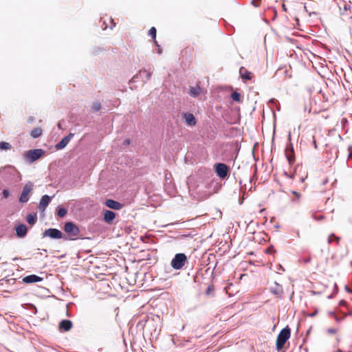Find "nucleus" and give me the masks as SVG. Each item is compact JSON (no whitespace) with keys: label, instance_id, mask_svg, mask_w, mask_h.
Segmentation results:
<instances>
[{"label":"nucleus","instance_id":"obj_25","mask_svg":"<svg viewBox=\"0 0 352 352\" xmlns=\"http://www.w3.org/2000/svg\"><path fill=\"white\" fill-rule=\"evenodd\" d=\"M67 214V210L63 207H58L57 214L60 217H63Z\"/></svg>","mask_w":352,"mask_h":352},{"label":"nucleus","instance_id":"obj_4","mask_svg":"<svg viewBox=\"0 0 352 352\" xmlns=\"http://www.w3.org/2000/svg\"><path fill=\"white\" fill-rule=\"evenodd\" d=\"M44 154L43 149H33L27 151L25 154V158L30 162H34L38 160Z\"/></svg>","mask_w":352,"mask_h":352},{"label":"nucleus","instance_id":"obj_19","mask_svg":"<svg viewBox=\"0 0 352 352\" xmlns=\"http://www.w3.org/2000/svg\"><path fill=\"white\" fill-rule=\"evenodd\" d=\"M43 133V130L41 127H36L32 129L30 132V135L33 138H37L40 137Z\"/></svg>","mask_w":352,"mask_h":352},{"label":"nucleus","instance_id":"obj_1","mask_svg":"<svg viewBox=\"0 0 352 352\" xmlns=\"http://www.w3.org/2000/svg\"><path fill=\"white\" fill-rule=\"evenodd\" d=\"M291 336V330L288 326L283 328L278 333L276 342V347L280 351L284 346L285 342L289 340Z\"/></svg>","mask_w":352,"mask_h":352},{"label":"nucleus","instance_id":"obj_7","mask_svg":"<svg viewBox=\"0 0 352 352\" xmlns=\"http://www.w3.org/2000/svg\"><path fill=\"white\" fill-rule=\"evenodd\" d=\"M288 139H289V141H291L290 134L289 135ZM285 154L289 164V165L293 164L295 162V156H294V148H293V146H292L291 142H289V144L287 145V147L285 150Z\"/></svg>","mask_w":352,"mask_h":352},{"label":"nucleus","instance_id":"obj_11","mask_svg":"<svg viewBox=\"0 0 352 352\" xmlns=\"http://www.w3.org/2000/svg\"><path fill=\"white\" fill-rule=\"evenodd\" d=\"M239 74H240L241 78L244 81L251 80L252 77H253L252 73L251 72L248 71L244 67H241L240 68V69H239Z\"/></svg>","mask_w":352,"mask_h":352},{"label":"nucleus","instance_id":"obj_18","mask_svg":"<svg viewBox=\"0 0 352 352\" xmlns=\"http://www.w3.org/2000/svg\"><path fill=\"white\" fill-rule=\"evenodd\" d=\"M202 92V90L201 89L197 86V87H190V89H189V94L192 96V97H197L199 95L201 94V93Z\"/></svg>","mask_w":352,"mask_h":352},{"label":"nucleus","instance_id":"obj_5","mask_svg":"<svg viewBox=\"0 0 352 352\" xmlns=\"http://www.w3.org/2000/svg\"><path fill=\"white\" fill-rule=\"evenodd\" d=\"M34 185L32 182H29L24 186L22 192L19 197L21 203H26L29 200V195L33 190Z\"/></svg>","mask_w":352,"mask_h":352},{"label":"nucleus","instance_id":"obj_41","mask_svg":"<svg viewBox=\"0 0 352 352\" xmlns=\"http://www.w3.org/2000/svg\"><path fill=\"white\" fill-rule=\"evenodd\" d=\"M125 142H126V144H129L130 141H129V140H126L125 141Z\"/></svg>","mask_w":352,"mask_h":352},{"label":"nucleus","instance_id":"obj_32","mask_svg":"<svg viewBox=\"0 0 352 352\" xmlns=\"http://www.w3.org/2000/svg\"><path fill=\"white\" fill-rule=\"evenodd\" d=\"M2 194L4 198H8L10 195V192L7 189H4L2 192Z\"/></svg>","mask_w":352,"mask_h":352},{"label":"nucleus","instance_id":"obj_40","mask_svg":"<svg viewBox=\"0 0 352 352\" xmlns=\"http://www.w3.org/2000/svg\"><path fill=\"white\" fill-rule=\"evenodd\" d=\"M282 293H283L282 289H280V291L276 292V294H281Z\"/></svg>","mask_w":352,"mask_h":352},{"label":"nucleus","instance_id":"obj_6","mask_svg":"<svg viewBox=\"0 0 352 352\" xmlns=\"http://www.w3.org/2000/svg\"><path fill=\"white\" fill-rule=\"evenodd\" d=\"M214 168L217 176L221 179L226 178L228 175V166L223 163L215 164Z\"/></svg>","mask_w":352,"mask_h":352},{"label":"nucleus","instance_id":"obj_16","mask_svg":"<svg viewBox=\"0 0 352 352\" xmlns=\"http://www.w3.org/2000/svg\"><path fill=\"white\" fill-rule=\"evenodd\" d=\"M42 280H43V278L41 277H39L34 274L27 276L23 278V281L25 283H32L40 282Z\"/></svg>","mask_w":352,"mask_h":352},{"label":"nucleus","instance_id":"obj_23","mask_svg":"<svg viewBox=\"0 0 352 352\" xmlns=\"http://www.w3.org/2000/svg\"><path fill=\"white\" fill-rule=\"evenodd\" d=\"M340 239L339 237L335 236V234H331L329 235V236L328 238V243H331L335 241L337 244H338L340 242Z\"/></svg>","mask_w":352,"mask_h":352},{"label":"nucleus","instance_id":"obj_28","mask_svg":"<svg viewBox=\"0 0 352 352\" xmlns=\"http://www.w3.org/2000/svg\"><path fill=\"white\" fill-rule=\"evenodd\" d=\"M338 331V329H336V328H329L327 329V332L329 333V334H336Z\"/></svg>","mask_w":352,"mask_h":352},{"label":"nucleus","instance_id":"obj_42","mask_svg":"<svg viewBox=\"0 0 352 352\" xmlns=\"http://www.w3.org/2000/svg\"><path fill=\"white\" fill-rule=\"evenodd\" d=\"M111 22H112V23H113V26L114 27V26L116 25V23H113V21L112 19H111Z\"/></svg>","mask_w":352,"mask_h":352},{"label":"nucleus","instance_id":"obj_39","mask_svg":"<svg viewBox=\"0 0 352 352\" xmlns=\"http://www.w3.org/2000/svg\"><path fill=\"white\" fill-rule=\"evenodd\" d=\"M307 177V175H306V177H302V178L300 179L301 182H303L305 181V179Z\"/></svg>","mask_w":352,"mask_h":352},{"label":"nucleus","instance_id":"obj_10","mask_svg":"<svg viewBox=\"0 0 352 352\" xmlns=\"http://www.w3.org/2000/svg\"><path fill=\"white\" fill-rule=\"evenodd\" d=\"M74 136V134L73 133H69V135H67V136L64 137L60 142H59L56 145V148L57 150H60V149H63L64 148L69 142L71 138Z\"/></svg>","mask_w":352,"mask_h":352},{"label":"nucleus","instance_id":"obj_27","mask_svg":"<svg viewBox=\"0 0 352 352\" xmlns=\"http://www.w3.org/2000/svg\"><path fill=\"white\" fill-rule=\"evenodd\" d=\"M214 290V287L213 285H209L208 286L207 290H206V294L210 295L213 291Z\"/></svg>","mask_w":352,"mask_h":352},{"label":"nucleus","instance_id":"obj_17","mask_svg":"<svg viewBox=\"0 0 352 352\" xmlns=\"http://www.w3.org/2000/svg\"><path fill=\"white\" fill-rule=\"evenodd\" d=\"M116 218V214L113 211L106 210L104 214V219L108 223H111Z\"/></svg>","mask_w":352,"mask_h":352},{"label":"nucleus","instance_id":"obj_43","mask_svg":"<svg viewBox=\"0 0 352 352\" xmlns=\"http://www.w3.org/2000/svg\"><path fill=\"white\" fill-rule=\"evenodd\" d=\"M32 120H33V118H30L29 122H32Z\"/></svg>","mask_w":352,"mask_h":352},{"label":"nucleus","instance_id":"obj_44","mask_svg":"<svg viewBox=\"0 0 352 352\" xmlns=\"http://www.w3.org/2000/svg\"><path fill=\"white\" fill-rule=\"evenodd\" d=\"M329 298H332L333 297V295H331V296H328Z\"/></svg>","mask_w":352,"mask_h":352},{"label":"nucleus","instance_id":"obj_30","mask_svg":"<svg viewBox=\"0 0 352 352\" xmlns=\"http://www.w3.org/2000/svg\"><path fill=\"white\" fill-rule=\"evenodd\" d=\"M155 46L157 47V53L158 54H162V48L161 47V46L157 43V41L156 40H155V42H154Z\"/></svg>","mask_w":352,"mask_h":352},{"label":"nucleus","instance_id":"obj_34","mask_svg":"<svg viewBox=\"0 0 352 352\" xmlns=\"http://www.w3.org/2000/svg\"><path fill=\"white\" fill-rule=\"evenodd\" d=\"M96 111H98L100 109V104H95L93 107Z\"/></svg>","mask_w":352,"mask_h":352},{"label":"nucleus","instance_id":"obj_38","mask_svg":"<svg viewBox=\"0 0 352 352\" xmlns=\"http://www.w3.org/2000/svg\"><path fill=\"white\" fill-rule=\"evenodd\" d=\"M284 174H285L286 176H287V177H289V178H292H292H293V177H294L293 175H288L286 172H285V173H284Z\"/></svg>","mask_w":352,"mask_h":352},{"label":"nucleus","instance_id":"obj_35","mask_svg":"<svg viewBox=\"0 0 352 352\" xmlns=\"http://www.w3.org/2000/svg\"><path fill=\"white\" fill-rule=\"evenodd\" d=\"M349 150L350 151V153H349L348 159H349V160H350V159H352V151H351V147H349Z\"/></svg>","mask_w":352,"mask_h":352},{"label":"nucleus","instance_id":"obj_15","mask_svg":"<svg viewBox=\"0 0 352 352\" xmlns=\"http://www.w3.org/2000/svg\"><path fill=\"white\" fill-rule=\"evenodd\" d=\"M60 331H68L72 327V322L69 320H63L59 323Z\"/></svg>","mask_w":352,"mask_h":352},{"label":"nucleus","instance_id":"obj_9","mask_svg":"<svg viewBox=\"0 0 352 352\" xmlns=\"http://www.w3.org/2000/svg\"><path fill=\"white\" fill-rule=\"evenodd\" d=\"M182 118L184 120L185 123L190 126H193L197 123L195 117L194 116V115L192 113H184L182 114Z\"/></svg>","mask_w":352,"mask_h":352},{"label":"nucleus","instance_id":"obj_26","mask_svg":"<svg viewBox=\"0 0 352 352\" xmlns=\"http://www.w3.org/2000/svg\"><path fill=\"white\" fill-rule=\"evenodd\" d=\"M305 10L309 14V16L316 15L317 12L313 10H309L307 6L305 5L304 6Z\"/></svg>","mask_w":352,"mask_h":352},{"label":"nucleus","instance_id":"obj_24","mask_svg":"<svg viewBox=\"0 0 352 352\" xmlns=\"http://www.w3.org/2000/svg\"><path fill=\"white\" fill-rule=\"evenodd\" d=\"M156 34L157 30L155 27L151 28L150 30H148V35L151 36V38L153 40V42H155V40H156Z\"/></svg>","mask_w":352,"mask_h":352},{"label":"nucleus","instance_id":"obj_8","mask_svg":"<svg viewBox=\"0 0 352 352\" xmlns=\"http://www.w3.org/2000/svg\"><path fill=\"white\" fill-rule=\"evenodd\" d=\"M43 237L49 236L52 239H61L63 237V233L58 229L49 228L43 234Z\"/></svg>","mask_w":352,"mask_h":352},{"label":"nucleus","instance_id":"obj_22","mask_svg":"<svg viewBox=\"0 0 352 352\" xmlns=\"http://www.w3.org/2000/svg\"><path fill=\"white\" fill-rule=\"evenodd\" d=\"M12 148V146L10 143L6 142H0V149L1 150H10Z\"/></svg>","mask_w":352,"mask_h":352},{"label":"nucleus","instance_id":"obj_12","mask_svg":"<svg viewBox=\"0 0 352 352\" xmlns=\"http://www.w3.org/2000/svg\"><path fill=\"white\" fill-rule=\"evenodd\" d=\"M50 201H51V198L50 196H48L47 195H43L41 197V199L39 203L38 208H39L40 210L44 211L46 209V208L47 207Z\"/></svg>","mask_w":352,"mask_h":352},{"label":"nucleus","instance_id":"obj_45","mask_svg":"<svg viewBox=\"0 0 352 352\" xmlns=\"http://www.w3.org/2000/svg\"><path fill=\"white\" fill-rule=\"evenodd\" d=\"M293 193L298 195V193L296 192H294Z\"/></svg>","mask_w":352,"mask_h":352},{"label":"nucleus","instance_id":"obj_37","mask_svg":"<svg viewBox=\"0 0 352 352\" xmlns=\"http://www.w3.org/2000/svg\"><path fill=\"white\" fill-rule=\"evenodd\" d=\"M316 314H317V310H316L313 314H310L309 316L313 317V316H316Z\"/></svg>","mask_w":352,"mask_h":352},{"label":"nucleus","instance_id":"obj_13","mask_svg":"<svg viewBox=\"0 0 352 352\" xmlns=\"http://www.w3.org/2000/svg\"><path fill=\"white\" fill-rule=\"evenodd\" d=\"M105 205L111 209L114 210H120L122 208V204L119 203L118 201H114L113 199H107L105 201Z\"/></svg>","mask_w":352,"mask_h":352},{"label":"nucleus","instance_id":"obj_21","mask_svg":"<svg viewBox=\"0 0 352 352\" xmlns=\"http://www.w3.org/2000/svg\"><path fill=\"white\" fill-rule=\"evenodd\" d=\"M231 98L234 101H236L237 102H241V96L239 93L236 91H234L231 94Z\"/></svg>","mask_w":352,"mask_h":352},{"label":"nucleus","instance_id":"obj_14","mask_svg":"<svg viewBox=\"0 0 352 352\" xmlns=\"http://www.w3.org/2000/svg\"><path fill=\"white\" fill-rule=\"evenodd\" d=\"M16 234L20 238L24 237L27 234L28 229L25 225L20 224L15 228Z\"/></svg>","mask_w":352,"mask_h":352},{"label":"nucleus","instance_id":"obj_33","mask_svg":"<svg viewBox=\"0 0 352 352\" xmlns=\"http://www.w3.org/2000/svg\"><path fill=\"white\" fill-rule=\"evenodd\" d=\"M261 0H253L252 1V4L255 7H258L261 5Z\"/></svg>","mask_w":352,"mask_h":352},{"label":"nucleus","instance_id":"obj_31","mask_svg":"<svg viewBox=\"0 0 352 352\" xmlns=\"http://www.w3.org/2000/svg\"><path fill=\"white\" fill-rule=\"evenodd\" d=\"M312 143L314 144V146L316 149L318 148L317 142H316V138L315 135H312Z\"/></svg>","mask_w":352,"mask_h":352},{"label":"nucleus","instance_id":"obj_3","mask_svg":"<svg viewBox=\"0 0 352 352\" xmlns=\"http://www.w3.org/2000/svg\"><path fill=\"white\" fill-rule=\"evenodd\" d=\"M64 231L74 239L77 237L80 233L78 227L72 222H67L64 226Z\"/></svg>","mask_w":352,"mask_h":352},{"label":"nucleus","instance_id":"obj_36","mask_svg":"<svg viewBox=\"0 0 352 352\" xmlns=\"http://www.w3.org/2000/svg\"><path fill=\"white\" fill-rule=\"evenodd\" d=\"M144 72H146V77L148 79H149L151 78V73L150 72H147L146 70L144 71Z\"/></svg>","mask_w":352,"mask_h":352},{"label":"nucleus","instance_id":"obj_2","mask_svg":"<svg viewBox=\"0 0 352 352\" xmlns=\"http://www.w3.org/2000/svg\"><path fill=\"white\" fill-rule=\"evenodd\" d=\"M187 256L184 253L176 254L171 261V267L175 270L182 269L186 263Z\"/></svg>","mask_w":352,"mask_h":352},{"label":"nucleus","instance_id":"obj_29","mask_svg":"<svg viewBox=\"0 0 352 352\" xmlns=\"http://www.w3.org/2000/svg\"><path fill=\"white\" fill-rule=\"evenodd\" d=\"M313 218L314 219H316V221H322L324 219V216L322 215V214H320V215L315 214L313 216Z\"/></svg>","mask_w":352,"mask_h":352},{"label":"nucleus","instance_id":"obj_20","mask_svg":"<svg viewBox=\"0 0 352 352\" xmlns=\"http://www.w3.org/2000/svg\"><path fill=\"white\" fill-rule=\"evenodd\" d=\"M26 220L29 224L34 225L36 221V216L35 214H29L26 217Z\"/></svg>","mask_w":352,"mask_h":352}]
</instances>
